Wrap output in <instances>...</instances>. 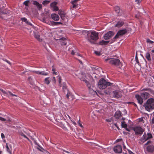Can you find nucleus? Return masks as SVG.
I'll return each instance as SVG.
<instances>
[{"label": "nucleus", "mask_w": 154, "mask_h": 154, "mask_svg": "<svg viewBox=\"0 0 154 154\" xmlns=\"http://www.w3.org/2000/svg\"><path fill=\"white\" fill-rule=\"evenodd\" d=\"M98 38V34L95 31L88 32L87 34V39L90 42L93 41H96Z\"/></svg>", "instance_id": "obj_1"}, {"label": "nucleus", "mask_w": 154, "mask_h": 154, "mask_svg": "<svg viewBox=\"0 0 154 154\" xmlns=\"http://www.w3.org/2000/svg\"><path fill=\"white\" fill-rule=\"evenodd\" d=\"M146 110L148 111H150L154 109V99L151 98L149 99L146 103L144 105Z\"/></svg>", "instance_id": "obj_2"}, {"label": "nucleus", "mask_w": 154, "mask_h": 154, "mask_svg": "<svg viewBox=\"0 0 154 154\" xmlns=\"http://www.w3.org/2000/svg\"><path fill=\"white\" fill-rule=\"evenodd\" d=\"M141 97L139 95H135V97L137 100L138 102L140 104H142L143 103V99L146 100L149 97V94L146 92H144L141 94Z\"/></svg>", "instance_id": "obj_3"}, {"label": "nucleus", "mask_w": 154, "mask_h": 154, "mask_svg": "<svg viewBox=\"0 0 154 154\" xmlns=\"http://www.w3.org/2000/svg\"><path fill=\"white\" fill-rule=\"evenodd\" d=\"M112 83L106 82L103 79H101L98 82V86L100 89H103L111 85Z\"/></svg>", "instance_id": "obj_4"}, {"label": "nucleus", "mask_w": 154, "mask_h": 154, "mask_svg": "<svg viewBox=\"0 0 154 154\" xmlns=\"http://www.w3.org/2000/svg\"><path fill=\"white\" fill-rule=\"evenodd\" d=\"M105 61L106 62L112 65L116 66H119L121 64V62L120 60L117 58H107L105 59Z\"/></svg>", "instance_id": "obj_5"}, {"label": "nucleus", "mask_w": 154, "mask_h": 154, "mask_svg": "<svg viewBox=\"0 0 154 154\" xmlns=\"http://www.w3.org/2000/svg\"><path fill=\"white\" fill-rule=\"evenodd\" d=\"M132 129L134 131L136 134H142L144 131L143 129L140 127H133Z\"/></svg>", "instance_id": "obj_6"}, {"label": "nucleus", "mask_w": 154, "mask_h": 154, "mask_svg": "<svg viewBox=\"0 0 154 154\" xmlns=\"http://www.w3.org/2000/svg\"><path fill=\"white\" fill-rule=\"evenodd\" d=\"M113 96L115 98H121L122 96V92L118 90H116L113 91Z\"/></svg>", "instance_id": "obj_7"}, {"label": "nucleus", "mask_w": 154, "mask_h": 154, "mask_svg": "<svg viewBox=\"0 0 154 154\" xmlns=\"http://www.w3.org/2000/svg\"><path fill=\"white\" fill-rule=\"evenodd\" d=\"M127 32V30L126 29H123L119 30L118 31L116 35L114 37V39H116L118 38L119 35H123L126 33Z\"/></svg>", "instance_id": "obj_8"}, {"label": "nucleus", "mask_w": 154, "mask_h": 154, "mask_svg": "<svg viewBox=\"0 0 154 154\" xmlns=\"http://www.w3.org/2000/svg\"><path fill=\"white\" fill-rule=\"evenodd\" d=\"M80 79L81 80V81L84 82L86 84L87 87H88L89 88V90L90 93H94V94L96 93V92L95 91H94L91 88V85L89 83V82L88 81L85 80V79L82 78H80Z\"/></svg>", "instance_id": "obj_9"}, {"label": "nucleus", "mask_w": 154, "mask_h": 154, "mask_svg": "<svg viewBox=\"0 0 154 154\" xmlns=\"http://www.w3.org/2000/svg\"><path fill=\"white\" fill-rule=\"evenodd\" d=\"M57 3L55 2H54L51 4L50 8L53 11H54L58 10V8L57 6Z\"/></svg>", "instance_id": "obj_10"}, {"label": "nucleus", "mask_w": 154, "mask_h": 154, "mask_svg": "<svg viewBox=\"0 0 154 154\" xmlns=\"http://www.w3.org/2000/svg\"><path fill=\"white\" fill-rule=\"evenodd\" d=\"M115 152L117 153H120L122 151V147L121 145H117L115 146L113 148Z\"/></svg>", "instance_id": "obj_11"}, {"label": "nucleus", "mask_w": 154, "mask_h": 154, "mask_svg": "<svg viewBox=\"0 0 154 154\" xmlns=\"http://www.w3.org/2000/svg\"><path fill=\"white\" fill-rule=\"evenodd\" d=\"M113 35L114 33L112 32L109 31L104 35L103 37L105 40H107L110 38Z\"/></svg>", "instance_id": "obj_12"}, {"label": "nucleus", "mask_w": 154, "mask_h": 154, "mask_svg": "<svg viewBox=\"0 0 154 154\" xmlns=\"http://www.w3.org/2000/svg\"><path fill=\"white\" fill-rule=\"evenodd\" d=\"M3 116L5 117L3 118L0 116V120L1 121L7 122L11 121V119L10 117L6 116Z\"/></svg>", "instance_id": "obj_13"}, {"label": "nucleus", "mask_w": 154, "mask_h": 154, "mask_svg": "<svg viewBox=\"0 0 154 154\" xmlns=\"http://www.w3.org/2000/svg\"><path fill=\"white\" fill-rule=\"evenodd\" d=\"M0 91L3 94H4L5 95H6L7 96H9V94L11 95V96H16V97H17V95H16L15 94H13L10 91H8V92H6L5 91L1 89H0Z\"/></svg>", "instance_id": "obj_14"}, {"label": "nucleus", "mask_w": 154, "mask_h": 154, "mask_svg": "<svg viewBox=\"0 0 154 154\" xmlns=\"http://www.w3.org/2000/svg\"><path fill=\"white\" fill-rule=\"evenodd\" d=\"M114 9L115 11L117 13L119 16H122L123 13L122 11L120 10V8L119 6H116L114 8Z\"/></svg>", "instance_id": "obj_15"}, {"label": "nucleus", "mask_w": 154, "mask_h": 154, "mask_svg": "<svg viewBox=\"0 0 154 154\" xmlns=\"http://www.w3.org/2000/svg\"><path fill=\"white\" fill-rule=\"evenodd\" d=\"M32 4L35 5L38 9L40 11L42 9V5L41 4H40L38 2L36 1H34L33 2Z\"/></svg>", "instance_id": "obj_16"}, {"label": "nucleus", "mask_w": 154, "mask_h": 154, "mask_svg": "<svg viewBox=\"0 0 154 154\" xmlns=\"http://www.w3.org/2000/svg\"><path fill=\"white\" fill-rule=\"evenodd\" d=\"M51 17L52 19L54 21H58L60 19L59 16L55 14H52Z\"/></svg>", "instance_id": "obj_17"}, {"label": "nucleus", "mask_w": 154, "mask_h": 154, "mask_svg": "<svg viewBox=\"0 0 154 154\" xmlns=\"http://www.w3.org/2000/svg\"><path fill=\"white\" fill-rule=\"evenodd\" d=\"M124 22L123 20H119L118 21L117 23L115 26V27H120L124 24Z\"/></svg>", "instance_id": "obj_18"}, {"label": "nucleus", "mask_w": 154, "mask_h": 154, "mask_svg": "<svg viewBox=\"0 0 154 154\" xmlns=\"http://www.w3.org/2000/svg\"><path fill=\"white\" fill-rule=\"evenodd\" d=\"M122 114L120 111H116L115 113V117L116 119H119L122 117Z\"/></svg>", "instance_id": "obj_19"}, {"label": "nucleus", "mask_w": 154, "mask_h": 154, "mask_svg": "<svg viewBox=\"0 0 154 154\" xmlns=\"http://www.w3.org/2000/svg\"><path fill=\"white\" fill-rule=\"evenodd\" d=\"M35 72L36 74L44 75H47L48 74V72L44 71H35Z\"/></svg>", "instance_id": "obj_20"}, {"label": "nucleus", "mask_w": 154, "mask_h": 154, "mask_svg": "<svg viewBox=\"0 0 154 154\" xmlns=\"http://www.w3.org/2000/svg\"><path fill=\"white\" fill-rule=\"evenodd\" d=\"M51 81V78L50 77H47L44 80L45 83L47 85H49Z\"/></svg>", "instance_id": "obj_21"}, {"label": "nucleus", "mask_w": 154, "mask_h": 154, "mask_svg": "<svg viewBox=\"0 0 154 154\" xmlns=\"http://www.w3.org/2000/svg\"><path fill=\"white\" fill-rule=\"evenodd\" d=\"M147 149L149 152H152L154 150V146L152 145L149 146L147 147Z\"/></svg>", "instance_id": "obj_22"}, {"label": "nucleus", "mask_w": 154, "mask_h": 154, "mask_svg": "<svg viewBox=\"0 0 154 154\" xmlns=\"http://www.w3.org/2000/svg\"><path fill=\"white\" fill-rule=\"evenodd\" d=\"M147 134H146L145 133L143 135L142 137L141 138V139L142 141H146V140H148V138L147 137Z\"/></svg>", "instance_id": "obj_23"}, {"label": "nucleus", "mask_w": 154, "mask_h": 154, "mask_svg": "<svg viewBox=\"0 0 154 154\" xmlns=\"http://www.w3.org/2000/svg\"><path fill=\"white\" fill-rule=\"evenodd\" d=\"M64 40L60 39L61 44L62 45H66L67 40L65 38H64Z\"/></svg>", "instance_id": "obj_24"}, {"label": "nucleus", "mask_w": 154, "mask_h": 154, "mask_svg": "<svg viewBox=\"0 0 154 154\" xmlns=\"http://www.w3.org/2000/svg\"><path fill=\"white\" fill-rule=\"evenodd\" d=\"M109 42V41H106L102 40L99 42V44L100 45H106Z\"/></svg>", "instance_id": "obj_25"}, {"label": "nucleus", "mask_w": 154, "mask_h": 154, "mask_svg": "<svg viewBox=\"0 0 154 154\" xmlns=\"http://www.w3.org/2000/svg\"><path fill=\"white\" fill-rule=\"evenodd\" d=\"M145 57L149 61L151 60L150 54L149 53H146L145 55Z\"/></svg>", "instance_id": "obj_26"}, {"label": "nucleus", "mask_w": 154, "mask_h": 154, "mask_svg": "<svg viewBox=\"0 0 154 154\" xmlns=\"http://www.w3.org/2000/svg\"><path fill=\"white\" fill-rule=\"evenodd\" d=\"M35 37L37 39L38 41L41 42L42 41V39H41L40 38V35L36 33L34 34V35Z\"/></svg>", "instance_id": "obj_27"}, {"label": "nucleus", "mask_w": 154, "mask_h": 154, "mask_svg": "<svg viewBox=\"0 0 154 154\" xmlns=\"http://www.w3.org/2000/svg\"><path fill=\"white\" fill-rule=\"evenodd\" d=\"M0 12L3 14H8L10 13V11H6V10L2 11L1 9L0 10Z\"/></svg>", "instance_id": "obj_28"}, {"label": "nucleus", "mask_w": 154, "mask_h": 154, "mask_svg": "<svg viewBox=\"0 0 154 154\" xmlns=\"http://www.w3.org/2000/svg\"><path fill=\"white\" fill-rule=\"evenodd\" d=\"M50 2V1L45 0L43 1L42 2V4L44 5H46L48 4Z\"/></svg>", "instance_id": "obj_29"}, {"label": "nucleus", "mask_w": 154, "mask_h": 154, "mask_svg": "<svg viewBox=\"0 0 154 154\" xmlns=\"http://www.w3.org/2000/svg\"><path fill=\"white\" fill-rule=\"evenodd\" d=\"M121 125H122V127L124 128H126L127 126V125L126 124L125 122H122Z\"/></svg>", "instance_id": "obj_30"}, {"label": "nucleus", "mask_w": 154, "mask_h": 154, "mask_svg": "<svg viewBox=\"0 0 154 154\" xmlns=\"http://www.w3.org/2000/svg\"><path fill=\"white\" fill-rule=\"evenodd\" d=\"M6 148L7 151V152H9V153H11V150L9 148V147L8 146L7 143H6Z\"/></svg>", "instance_id": "obj_31"}, {"label": "nucleus", "mask_w": 154, "mask_h": 154, "mask_svg": "<svg viewBox=\"0 0 154 154\" xmlns=\"http://www.w3.org/2000/svg\"><path fill=\"white\" fill-rule=\"evenodd\" d=\"M29 2V0H26L23 2V4L26 6H28Z\"/></svg>", "instance_id": "obj_32"}, {"label": "nucleus", "mask_w": 154, "mask_h": 154, "mask_svg": "<svg viewBox=\"0 0 154 154\" xmlns=\"http://www.w3.org/2000/svg\"><path fill=\"white\" fill-rule=\"evenodd\" d=\"M58 14L60 16L64 15L65 14L64 12L62 11L59 10L58 11Z\"/></svg>", "instance_id": "obj_33"}, {"label": "nucleus", "mask_w": 154, "mask_h": 154, "mask_svg": "<svg viewBox=\"0 0 154 154\" xmlns=\"http://www.w3.org/2000/svg\"><path fill=\"white\" fill-rule=\"evenodd\" d=\"M57 78L58 79V81L59 84H61L62 80L61 77L60 76H58L57 77Z\"/></svg>", "instance_id": "obj_34"}, {"label": "nucleus", "mask_w": 154, "mask_h": 154, "mask_svg": "<svg viewBox=\"0 0 154 154\" xmlns=\"http://www.w3.org/2000/svg\"><path fill=\"white\" fill-rule=\"evenodd\" d=\"M19 134L20 135L22 136H23L24 137H26V136L25 135L23 132L21 131L19 132Z\"/></svg>", "instance_id": "obj_35"}, {"label": "nucleus", "mask_w": 154, "mask_h": 154, "mask_svg": "<svg viewBox=\"0 0 154 154\" xmlns=\"http://www.w3.org/2000/svg\"><path fill=\"white\" fill-rule=\"evenodd\" d=\"M147 137L148 138V139L152 137V136L151 134L148 133L147 134Z\"/></svg>", "instance_id": "obj_36"}, {"label": "nucleus", "mask_w": 154, "mask_h": 154, "mask_svg": "<svg viewBox=\"0 0 154 154\" xmlns=\"http://www.w3.org/2000/svg\"><path fill=\"white\" fill-rule=\"evenodd\" d=\"M147 42L150 44H153L154 43V42L153 41L150 40V39H147Z\"/></svg>", "instance_id": "obj_37"}, {"label": "nucleus", "mask_w": 154, "mask_h": 154, "mask_svg": "<svg viewBox=\"0 0 154 154\" xmlns=\"http://www.w3.org/2000/svg\"><path fill=\"white\" fill-rule=\"evenodd\" d=\"M21 20L24 22H27V19L25 17H23L21 18Z\"/></svg>", "instance_id": "obj_38"}, {"label": "nucleus", "mask_w": 154, "mask_h": 154, "mask_svg": "<svg viewBox=\"0 0 154 154\" xmlns=\"http://www.w3.org/2000/svg\"><path fill=\"white\" fill-rule=\"evenodd\" d=\"M135 60L136 62L138 63V64L139 63V62L138 59V58L137 56V55H136L135 56Z\"/></svg>", "instance_id": "obj_39"}, {"label": "nucleus", "mask_w": 154, "mask_h": 154, "mask_svg": "<svg viewBox=\"0 0 154 154\" xmlns=\"http://www.w3.org/2000/svg\"><path fill=\"white\" fill-rule=\"evenodd\" d=\"M52 80L53 81V82L54 83H55L56 82V78L55 77H54L52 79Z\"/></svg>", "instance_id": "obj_40"}, {"label": "nucleus", "mask_w": 154, "mask_h": 154, "mask_svg": "<svg viewBox=\"0 0 154 154\" xmlns=\"http://www.w3.org/2000/svg\"><path fill=\"white\" fill-rule=\"evenodd\" d=\"M61 18L63 20H65V14L64 15L61 16H60Z\"/></svg>", "instance_id": "obj_41"}, {"label": "nucleus", "mask_w": 154, "mask_h": 154, "mask_svg": "<svg viewBox=\"0 0 154 154\" xmlns=\"http://www.w3.org/2000/svg\"><path fill=\"white\" fill-rule=\"evenodd\" d=\"M139 121L140 122H143L144 120L142 118H140L139 119Z\"/></svg>", "instance_id": "obj_42"}, {"label": "nucleus", "mask_w": 154, "mask_h": 154, "mask_svg": "<svg viewBox=\"0 0 154 154\" xmlns=\"http://www.w3.org/2000/svg\"><path fill=\"white\" fill-rule=\"evenodd\" d=\"M79 0H74L72 2V4H76V3Z\"/></svg>", "instance_id": "obj_43"}, {"label": "nucleus", "mask_w": 154, "mask_h": 154, "mask_svg": "<svg viewBox=\"0 0 154 154\" xmlns=\"http://www.w3.org/2000/svg\"><path fill=\"white\" fill-rule=\"evenodd\" d=\"M34 141V143L36 144V142L35 139L32 137H30Z\"/></svg>", "instance_id": "obj_44"}, {"label": "nucleus", "mask_w": 154, "mask_h": 154, "mask_svg": "<svg viewBox=\"0 0 154 154\" xmlns=\"http://www.w3.org/2000/svg\"><path fill=\"white\" fill-rule=\"evenodd\" d=\"M73 5L72 6V8H76L77 5H76V4H72Z\"/></svg>", "instance_id": "obj_45"}, {"label": "nucleus", "mask_w": 154, "mask_h": 154, "mask_svg": "<svg viewBox=\"0 0 154 154\" xmlns=\"http://www.w3.org/2000/svg\"><path fill=\"white\" fill-rule=\"evenodd\" d=\"M128 103L129 104H132L134 106H137V105L135 103H134L133 102H129Z\"/></svg>", "instance_id": "obj_46"}, {"label": "nucleus", "mask_w": 154, "mask_h": 154, "mask_svg": "<svg viewBox=\"0 0 154 154\" xmlns=\"http://www.w3.org/2000/svg\"><path fill=\"white\" fill-rule=\"evenodd\" d=\"M141 2V0H135V2L137 4H139Z\"/></svg>", "instance_id": "obj_47"}, {"label": "nucleus", "mask_w": 154, "mask_h": 154, "mask_svg": "<svg viewBox=\"0 0 154 154\" xmlns=\"http://www.w3.org/2000/svg\"><path fill=\"white\" fill-rule=\"evenodd\" d=\"M1 136L2 138V139H3L5 138V136L4 134L2 133L1 134Z\"/></svg>", "instance_id": "obj_48"}, {"label": "nucleus", "mask_w": 154, "mask_h": 154, "mask_svg": "<svg viewBox=\"0 0 154 154\" xmlns=\"http://www.w3.org/2000/svg\"><path fill=\"white\" fill-rule=\"evenodd\" d=\"M5 61L7 62L8 64H9V65H11V63H10V62L8 61V60H5Z\"/></svg>", "instance_id": "obj_49"}, {"label": "nucleus", "mask_w": 154, "mask_h": 154, "mask_svg": "<svg viewBox=\"0 0 154 154\" xmlns=\"http://www.w3.org/2000/svg\"><path fill=\"white\" fill-rule=\"evenodd\" d=\"M62 150L64 152H66V153H70V152H69V151H67L65 150L64 149H62Z\"/></svg>", "instance_id": "obj_50"}, {"label": "nucleus", "mask_w": 154, "mask_h": 154, "mask_svg": "<svg viewBox=\"0 0 154 154\" xmlns=\"http://www.w3.org/2000/svg\"><path fill=\"white\" fill-rule=\"evenodd\" d=\"M57 23V25L62 24V23L60 22H56V23Z\"/></svg>", "instance_id": "obj_51"}, {"label": "nucleus", "mask_w": 154, "mask_h": 154, "mask_svg": "<svg viewBox=\"0 0 154 154\" xmlns=\"http://www.w3.org/2000/svg\"><path fill=\"white\" fill-rule=\"evenodd\" d=\"M106 121L107 122H110L111 121V119H106Z\"/></svg>", "instance_id": "obj_52"}, {"label": "nucleus", "mask_w": 154, "mask_h": 154, "mask_svg": "<svg viewBox=\"0 0 154 154\" xmlns=\"http://www.w3.org/2000/svg\"><path fill=\"white\" fill-rule=\"evenodd\" d=\"M95 53L97 55H100V53L98 51H95Z\"/></svg>", "instance_id": "obj_53"}, {"label": "nucleus", "mask_w": 154, "mask_h": 154, "mask_svg": "<svg viewBox=\"0 0 154 154\" xmlns=\"http://www.w3.org/2000/svg\"><path fill=\"white\" fill-rule=\"evenodd\" d=\"M69 93H67L66 95V97L68 98L69 99Z\"/></svg>", "instance_id": "obj_54"}, {"label": "nucleus", "mask_w": 154, "mask_h": 154, "mask_svg": "<svg viewBox=\"0 0 154 154\" xmlns=\"http://www.w3.org/2000/svg\"><path fill=\"white\" fill-rule=\"evenodd\" d=\"M151 142L150 141H148L146 143L145 145H147L150 143Z\"/></svg>", "instance_id": "obj_55"}, {"label": "nucleus", "mask_w": 154, "mask_h": 154, "mask_svg": "<svg viewBox=\"0 0 154 154\" xmlns=\"http://www.w3.org/2000/svg\"><path fill=\"white\" fill-rule=\"evenodd\" d=\"M71 54L72 55H73L75 54V53L73 50H72V51L71 52Z\"/></svg>", "instance_id": "obj_56"}, {"label": "nucleus", "mask_w": 154, "mask_h": 154, "mask_svg": "<svg viewBox=\"0 0 154 154\" xmlns=\"http://www.w3.org/2000/svg\"><path fill=\"white\" fill-rule=\"evenodd\" d=\"M122 140V139H117V140H116V141L117 142L121 141Z\"/></svg>", "instance_id": "obj_57"}, {"label": "nucleus", "mask_w": 154, "mask_h": 154, "mask_svg": "<svg viewBox=\"0 0 154 154\" xmlns=\"http://www.w3.org/2000/svg\"><path fill=\"white\" fill-rule=\"evenodd\" d=\"M53 74L55 75H57V72L55 71H53Z\"/></svg>", "instance_id": "obj_58"}, {"label": "nucleus", "mask_w": 154, "mask_h": 154, "mask_svg": "<svg viewBox=\"0 0 154 154\" xmlns=\"http://www.w3.org/2000/svg\"><path fill=\"white\" fill-rule=\"evenodd\" d=\"M2 41L1 40V39H0V46L2 45Z\"/></svg>", "instance_id": "obj_59"}, {"label": "nucleus", "mask_w": 154, "mask_h": 154, "mask_svg": "<svg viewBox=\"0 0 154 154\" xmlns=\"http://www.w3.org/2000/svg\"><path fill=\"white\" fill-rule=\"evenodd\" d=\"M27 24L31 25V24L27 20V22H26Z\"/></svg>", "instance_id": "obj_60"}, {"label": "nucleus", "mask_w": 154, "mask_h": 154, "mask_svg": "<svg viewBox=\"0 0 154 154\" xmlns=\"http://www.w3.org/2000/svg\"><path fill=\"white\" fill-rule=\"evenodd\" d=\"M56 23V22H53L52 24L54 25H57V23Z\"/></svg>", "instance_id": "obj_61"}, {"label": "nucleus", "mask_w": 154, "mask_h": 154, "mask_svg": "<svg viewBox=\"0 0 154 154\" xmlns=\"http://www.w3.org/2000/svg\"><path fill=\"white\" fill-rule=\"evenodd\" d=\"M152 123L154 124V118L152 119Z\"/></svg>", "instance_id": "obj_62"}, {"label": "nucleus", "mask_w": 154, "mask_h": 154, "mask_svg": "<svg viewBox=\"0 0 154 154\" xmlns=\"http://www.w3.org/2000/svg\"><path fill=\"white\" fill-rule=\"evenodd\" d=\"M55 68L54 67V66H52V71H55Z\"/></svg>", "instance_id": "obj_63"}, {"label": "nucleus", "mask_w": 154, "mask_h": 154, "mask_svg": "<svg viewBox=\"0 0 154 154\" xmlns=\"http://www.w3.org/2000/svg\"><path fill=\"white\" fill-rule=\"evenodd\" d=\"M79 125L81 127H82V125L81 123H80L79 122Z\"/></svg>", "instance_id": "obj_64"}]
</instances>
